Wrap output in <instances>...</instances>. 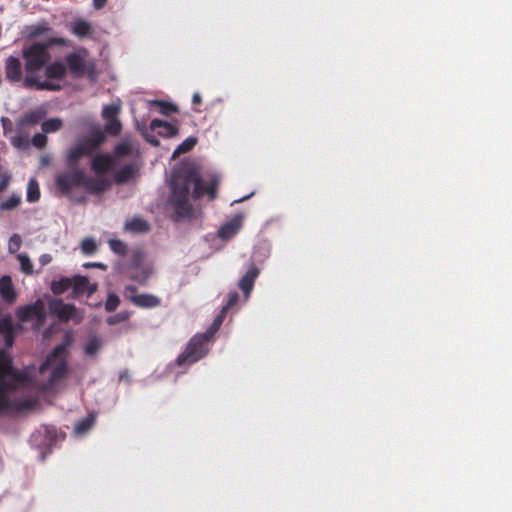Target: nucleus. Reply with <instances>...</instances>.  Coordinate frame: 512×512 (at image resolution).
<instances>
[{
    "mask_svg": "<svg viewBox=\"0 0 512 512\" xmlns=\"http://www.w3.org/2000/svg\"><path fill=\"white\" fill-rule=\"evenodd\" d=\"M120 304V298L115 293H109L105 302V309L107 312L115 311Z\"/></svg>",
    "mask_w": 512,
    "mask_h": 512,
    "instance_id": "obj_38",
    "label": "nucleus"
},
{
    "mask_svg": "<svg viewBox=\"0 0 512 512\" xmlns=\"http://www.w3.org/2000/svg\"><path fill=\"white\" fill-rule=\"evenodd\" d=\"M109 247L112 252L119 256H126L128 253V246L126 243H124L122 240L119 239H111L108 242Z\"/></svg>",
    "mask_w": 512,
    "mask_h": 512,
    "instance_id": "obj_32",
    "label": "nucleus"
},
{
    "mask_svg": "<svg viewBox=\"0 0 512 512\" xmlns=\"http://www.w3.org/2000/svg\"><path fill=\"white\" fill-rule=\"evenodd\" d=\"M105 137L100 128L93 129L89 135L78 139L66 152L65 163L67 170L59 172L55 177L57 191L72 199L75 188L82 187L84 169L80 168V160L91 157L104 143Z\"/></svg>",
    "mask_w": 512,
    "mask_h": 512,
    "instance_id": "obj_1",
    "label": "nucleus"
},
{
    "mask_svg": "<svg viewBox=\"0 0 512 512\" xmlns=\"http://www.w3.org/2000/svg\"><path fill=\"white\" fill-rule=\"evenodd\" d=\"M15 314L22 323L33 321L32 328L34 330L43 327L47 318L45 303L40 298L31 304L18 307Z\"/></svg>",
    "mask_w": 512,
    "mask_h": 512,
    "instance_id": "obj_9",
    "label": "nucleus"
},
{
    "mask_svg": "<svg viewBox=\"0 0 512 512\" xmlns=\"http://www.w3.org/2000/svg\"><path fill=\"white\" fill-rule=\"evenodd\" d=\"M27 201L34 203L40 198V189L38 182L35 179H30L27 186Z\"/></svg>",
    "mask_w": 512,
    "mask_h": 512,
    "instance_id": "obj_30",
    "label": "nucleus"
},
{
    "mask_svg": "<svg viewBox=\"0 0 512 512\" xmlns=\"http://www.w3.org/2000/svg\"><path fill=\"white\" fill-rule=\"evenodd\" d=\"M51 260H52V257L50 254H43L39 258V262L42 266L49 264L51 262Z\"/></svg>",
    "mask_w": 512,
    "mask_h": 512,
    "instance_id": "obj_50",
    "label": "nucleus"
},
{
    "mask_svg": "<svg viewBox=\"0 0 512 512\" xmlns=\"http://www.w3.org/2000/svg\"><path fill=\"white\" fill-rule=\"evenodd\" d=\"M192 187V197L195 200L204 195L203 181L195 171L184 170L173 174L171 203L174 205L176 214L181 217H188L192 214V205L189 203Z\"/></svg>",
    "mask_w": 512,
    "mask_h": 512,
    "instance_id": "obj_2",
    "label": "nucleus"
},
{
    "mask_svg": "<svg viewBox=\"0 0 512 512\" xmlns=\"http://www.w3.org/2000/svg\"><path fill=\"white\" fill-rule=\"evenodd\" d=\"M72 287V278L62 277L58 280H53L51 290L54 294L59 295L65 293Z\"/></svg>",
    "mask_w": 512,
    "mask_h": 512,
    "instance_id": "obj_26",
    "label": "nucleus"
},
{
    "mask_svg": "<svg viewBox=\"0 0 512 512\" xmlns=\"http://www.w3.org/2000/svg\"><path fill=\"white\" fill-rule=\"evenodd\" d=\"M39 119L40 115L35 112H32L25 116V121L29 124H36L38 123Z\"/></svg>",
    "mask_w": 512,
    "mask_h": 512,
    "instance_id": "obj_47",
    "label": "nucleus"
},
{
    "mask_svg": "<svg viewBox=\"0 0 512 512\" xmlns=\"http://www.w3.org/2000/svg\"><path fill=\"white\" fill-rule=\"evenodd\" d=\"M70 31L76 37L84 39L92 37L94 29L90 22L77 18L71 22Z\"/></svg>",
    "mask_w": 512,
    "mask_h": 512,
    "instance_id": "obj_17",
    "label": "nucleus"
},
{
    "mask_svg": "<svg viewBox=\"0 0 512 512\" xmlns=\"http://www.w3.org/2000/svg\"><path fill=\"white\" fill-rule=\"evenodd\" d=\"M22 240L18 234H13L9 240V250L11 253H15L19 250Z\"/></svg>",
    "mask_w": 512,
    "mask_h": 512,
    "instance_id": "obj_44",
    "label": "nucleus"
},
{
    "mask_svg": "<svg viewBox=\"0 0 512 512\" xmlns=\"http://www.w3.org/2000/svg\"><path fill=\"white\" fill-rule=\"evenodd\" d=\"M124 229L132 233H147L150 230V225L142 217H133L125 222Z\"/></svg>",
    "mask_w": 512,
    "mask_h": 512,
    "instance_id": "obj_23",
    "label": "nucleus"
},
{
    "mask_svg": "<svg viewBox=\"0 0 512 512\" xmlns=\"http://www.w3.org/2000/svg\"><path fill=\"white\" fill-rule=\"evenodd\" d=\"M47 136L46 134L43 132V133H37L35 134L33 137H32V144L34 147L42 150L45 148V146L47 145Z\"/></svg>",
    "mask_w": 512,
    "mask_h": 512,
    "instance_id": "obj_42",
    "label": "nucleus"
},
{
    "mask_svg": "<svg viewBox=\"0 0 512 512\" xmlns=\"http://www.w3.org/2000/svg\"><path fill=\"white\" fill-rule=\"evenodd\" d=\"M123 295L125 299L139 308L149 309L161 305V299L159 297L152 294H138L137 288L134 285L125 286Z\"/></svg>",
    "mask_w": 512,
    "mask_h": 512,
    "instance_id": "obj_11",
    "label": "nucleus"
},
{
    "mask_svg": "<svg viewBox=\"0 0 512 512\" xmlns=\"http://www.w3.org/2000/svg\"><path fill=\"white\" fill-rule=\"evenodd\" d=\"M239 301V294L236 291H231L228 293V299L226 304L222 307L223 313H227L228 310L234 307Z\"/></svg>",
    "mask_w": 512,
    "mask_h": 512,
    "instance_id": "obj_43",
    "label": "nucleus"
},
{
    "mask_svg": "<svg viewBox=\"0 0 512 512\" xmlns=\"http://www.w3.org/2000/svg\"><path fill=\"white\" fill-rule=\"evenodd\" d=\"M9 182H10V176L9 175L2 176V178L0 180V192L5 190L8 187Z\"/></svg>",
    "mask_w": 512,
    "mask_h": 512,
    "instance_id": "obj_48",
    "label": "nucleus"
},
{
    "mask_svg": "<svg viewBox=\"0 0 512 512\" xmlns=\"http://www.w3.org/2000/svg\"><path fill=\"white\" fill-rule=\"evenodd\" d=\"M259 272V269L254 264H252L243 275V277H241L239 280L238 286L243 291L246 298L249 297Z\"/></svg>",
    "mask_w": 512,
    "mask_h": 512,
    "instance_id": "obj_16",
    "label": "nucleus"
},
{
    "mask_svg": "<svg viewBox=\"0 0 512 512\" xmlns=\"http://www.w3.org/2000/svg\"><path fill=\"white\" fill-rule=\"evenodd\" d=\"M193 105H200L202 103V98L199 93H195L192 97Z\"/></svg>",
    "mask_w": 512,
    "mask_h": 512,
    "instance_id": "obj_52",
    "label": "nucleus"
},
{
    "mask_svg": "<svg viewBox=\"0 0 512 512\" xmlns=\"http://www.w3.org/2000/svg\"><path fill=\"white\" fill-rule=\"evenodd\" d=\"M49 311L60 321L67 322L75 316L76 308L72 304H65L61 299L55 298L49 301Z\"/></svg>",
    "mask_w": 512,
    "mask_h": 512,
    "instance_id": "obj_13",
    "label": "nucleus"
},
{
    "mask_svg": "<svg viewBox=\"0 0 512 512\" xmlns=\"http://www.w3.org/2000/svg\"><path fill=\"white\" fill-rule=\"evenodd\" d=\"M196 144H197V138L196 137H188V138H186L174 150V152L172 154V158L175 159L178 156H180L181 154H184V153H187V152L191 151Z\"/></svg>",
    "mask_w": 512,
    "mask_h": 512,
    "instance_id": "obj_27",
    "label": "nucleus"
},
{
    "mask_svg": "<svg viewBox=\"0 0 512 512\" xmlns=\"http://www.w3.org/2000/svg\"><path fill=\"white\" fill-rule=\"evenodd\" d=\"M27 384H15L0 382V415L9 412H21L33 407L30 400L14 401L8 397V393L20 387H29Z\"/></svg>",
    "mask_w": 512,
    "mask_h": 512,
    "instance_id": "obj_10",
    "label": "nucleus"
},
{
    "mask_svg": "<svg viewBox=\"0 0 512 512\" xmlns=\"http://www.w3.org/2000/svg\"><path fill=\"white\" fill-rule=\"evenodd\" d=\"M150 128L152 130L162 128L163 130L159 131V134L164 137H174L178 134L177 126L160 119H153L150 123Z\"/></svg>",
    "mask_w": 512,
    "mask_h": 512,
    "instance_id": "obj_24",
    "label": "nucleus"
},
{
    "mask_svg": "<svg viewBox=\"0 0 512 512\" xmlns=\"http://www.w3.org/2000/svg\"><path fill=\"white\" fill-rule=\"evenodd\" d=\"M220 329L219 326H215V323H212L210 325V327L204 332V333H201L200 335L201 336H205L206 337V340L208 342H210L213 337L215 336V334L217 333V331Z\"/></svg>",
    "mask_w": 512,
    "mask_h": 512,
    "instance_id": "obj_46",
    "label": "nucleus"
},
{
    "mask_svg": "<svg viewBox=\"0 0 512 512\" xmlns=\"http://www.w3.org/2000/svg\"><path fill=\"white\" fill-rule=\"evenodd\" d=\"M17 259L20 262L22 272L25 274H31L33 272V264L27 255L18 254Z\"/></svg>",
    "mask_w": 512,
    "mask_h": 512,
    "instance_id": "obj_39",
    "label": "nucleus"
},
{
    "mask_svg": "<svg viewBox=\"0 0 512 512\" xmlns=\"http://www.w3.org/2000/svg\"><path fill=\"white\" fill-rule=\"evenodd\" d=\"M113 160L108 154H99L93 157L91 161L92 170L98 175L106 174L112 167Z\"/></svg>",
    "mask_w": 512,
    "mask_h": 512,
    "instance_id": "obj_18",
    "label": "nucleus"
},
{
    "mask_svg": "<svg viewBox=\"0 0 512 512\" xmlns=\"http://www.w3.org/2000/svg\"><path fill=\"white\" fill-rule=\"evenodd\" d=\"M107 0H93V5L96 9H100L105 6Z\"/></svg>",
    "mask_w": 512,
    "mask_h": 512,
    "instance_id": "obj_53",
    "label": "nucleus"
},
{
    "mask_svg": "<svg viewBox=\"0 0 512 512\" xmlns=\"http://www.w3.org/2000/svg\"><path fill=\"white\" fill-rule=\"evenodd\" d=\"M100 347V339L96 336H93L86 342L84 350L87 355L93 356L100 350Z\"/></svg>",
    "mask_w": 512,
    "mask_h": 512,
    "instance_id": "obj_35",
    "label": "nucleus"
},
{
    "mask_svg": "<svg viewBox=\"0 0 512 512\" xmlns=\"http://www.w3.org/2000/svg\"><path fill=\"white\" fill-rule=\"evenodd\" d=\"M208 341L205 336L194 335L187 343L184 351L177 357L178 366H190L201 360L208 353Z\"/></svg>",
    "mask_w": 512,
    "mask_h": 512,
    "instance_id": "obj_7",
    "label": "nucleus"
},
{
    "mask_svg": "<svg viewBox=\"0 0 512 512\" xmlns=\"http://www.w3.org/2000/svg\"><path fill=\"white\" fill-rule=\"evenodd\" d=\"M0 382L30 385L32 370L28 368L21 372L14 370L11 356L2 349L0 350Z\"/></svg>",
    "mask_w": 512,
    "mask_h": 512,
    "instance_id": "obj_8",
    "label": "nucleus"
},
{
    "mask_svg": "<svg viewBox=\"0 0 512 512\" xmlns=\"http://www.w3.org/2000/svg\"><path fill=\"white\" fill-rule=\"evenodd\" d=\"M147 277H148V276L146 275L143 279H138V278H136V279H137L141 284H144V283H145V281H146V279H147Z\"/></svg>",
    "mask_w": 512,
    "mask_h": 512,
    "instance_id": "obj_54",
    "label": "nucleus"
},
{
    "mask_svg": "<svg viewBox=\"0 0 512 512\" xmlns=\"http://www.w3.org/2000/svg\"><path fill=\"white\" fill-rule=\"evenodd\" d=\"M218 184L219 183L216 178H212L206 186L203 184L204 194H208L211 200L216 198Z\"/></svg>",
    "mask_w": 512,
    "mask_h": 512,
    "instance_id": "obj_40",
    "label": "nucleus"
},
{
    "mask_svg": "<svg viewBox=\"0 0 512 512\" xmlns=\"http://www.w3.org/2000/svg\"><path fill=\"white\" fill-rule=\"evenodd\" d=\"M50 369V376L43 383H39L32 375V383L30 386H34L41 391H47L66 376L68 372L66 361V344H59L53 349V351L46 357L45 361L39 367V373L44 374Z\"/></svg>",
    "mask_w": 512,
    "mask_h": 512,
    "instance_id": "obj_4",
    "label": "nucleus"
},
{
    "mask_svg": "<svg viewBox=\"0 0 512 512\" xmlns=\"http://www.w3.org/2000/svg\"><path fill=\"white\" fill-rule=\"evenodd\" d=\"M25 31L27 41H35L34 39L49 34L52 31V27L49 25L47 21L43 20L26 26Z\"/></svg>",
    "mask_w": 512,
    "mask_h": 512,
    "instance_id": "obj_20",
    "label": "nucleus"
},
{
    "mask_svg": "<svg viewBox=\"0 0 512 512\" xmlns=\"http://www.w3.org/2000/svg\"><path fill=\"white\" fill-rule=\"evenodd\" d=\"M105 121H106V124H105L104 131H102V133L105 132L111 136H118L121 133L122 124L118 117L112 118V119H107ZM103 135L105 136V134H103Z\"/></svg>",
    "mask_w": 512,
    "mask_h": 512,
    "instance_id": "obj_29",
    "label": "nucleus"
},
{
    "mask_svg": "<svg viewBox=\"0 0 512 512\" xmlns=\"http://www.w3.org/2000/svg\"><path fill=\"white\" fill-rule=\"evenodd\" d=\"M225 315H226V313H223V309H221L220 314L215 317V319L213 320L212 323H215V326L221 327V325L224 321Z\"/></svg>",
    "mask_w": 512,
    "mask_h": 512,
    "instance_id": "obj_49",
    "label": "nucleus"
},
{
    "mask_svg": "<svg viewBox=\"0 0 512 512\" xmlns=\"http://www.w3.org/2000/svg\"><path fill=\"white\" fill-rule=\"evenodd\" d=\"M240 227L241 220L239 218H234L220 227L218 236L222 240H229L239 231Z\"/></svg>",
    "mask_w": 512,
    "mask_h": 512,
    "instance_id": "obj_22",
    "label": "nucleus"
},
{
    "mask_svg": "<svg viewBox=\"0 0 512 512\" xmlns=\"http://www.w3.org/2000/svg\"><path fill=\"white\" fill-rule=\"evenodd\" d=\"M89 53L86 48H80L65 56V64L67 73L69 72L74 78H82L87 76L90 79L95 78V63L89 59Z\"/></svg>",
    "mask_w": 512,
    "mask_h": 512,
    "instance_id": "obj_6",
    "label": "nucleus"
},
{
    "mask_svg": "<svg viewBox=\"0 0 512 512\" xmlns=\"http://www.w3.org/2000/svg\"><path fill=\"white\" fill-rule=\"evenodd\" d=\"M81 250L85 255H93L98 250V245L93 238H85L81 243Z\"/></svg>",
    "mask_w": 512,
    "mask_h": 512,
    "instance_id": "obj_36",
    "label": "nucleus"
},
{
    "mask_svg": "<svg viewBox=\"0 0 512 512\" xmlns=\"http://www.w3.org/2000/svg\"><path fill=\"white\" fill-rule=\"evenodd\" d=\"M121 111L120 103H111L104 106L102 110V117L104 120L117 118Z\"/></svg>",
    "mask_w": 512,
    "mask_h": 512,
    "instance_id": "obj_33",
    "label": "nucleus"
},
{
    "mask_svg": "<svg viewBox=\"0 0 512 512\" xmlns=\"http://www.w3.org/2000/svg\"><path fill=\"white\" fill-rule=\"evenodd\" d=\"M21 202L20 197L16 195L10 196L6 201L2 202L0 208L2 210H11L16 208Z\"/></svg>",
    "mask_w": 512,
    "mask_h": 512,
    "instance_id": "obj_41",
    "label": "nucleus"
},
{
    "mask_svg": "<svg viewBox=\"0 0 512 512\" xmlns=\"http://www.w3.org/2000/svg\"><path fill=\"white\" fill-rule=\"evenodd\" d=\"M62 120L60 118H50L46 121H44L41 125L43 132L46 133H53L62 128Z\"/></svg>",
    "mask_w": 512,
    "mask_h": 512,
    "instance_id": "obj_31",
    "label": "nucleus"
},
{
    "mask_svg": "<svg viewBox=\"0 0 512 512\" xmlns=\"http://www.w3.org/2000/svg\"><path fill=\"white\" fill-rule=\"evenodd\" d=\"M70 42L63 37H50L46 41L26 42L21 50L23 60H27V68L38 69L52 59L50 48L54 46L67 47Z\"/></svg>",
    "mask_w": 512,
    "mask_h": 512,
    "instance_id": "obj_5",
    "label": "nucleus"
},
{
    "mask_svg": "<svg viewBox=\"0 0 512 512\" xmlns=\"http://www.w3.org/2000/svg\"><path fill=\"white\" fill-rule=\"evenodd\" d=\"M111 186V183L108 179L98 176V177H90L87 176L84 172V182L82 183V187L90 194H100L107 191Z\"/></svg>",
    "mask_w": 512,
    "mask_h": 512,
    "instance_id": "obj_15",
    "label": "nucleus"
},
{
    "mask_svg": "<svg viewBox=\"0 0 512 512\" xmlns=\"http://www.w3.org/2000/svg\"><path fill=\"white\" fill-rule=\"evenodd\" d=\"M128 317H129V314L127 312H120L114 316L109 317L107 319V323L109 325H114V324L126 321L128 319Z\"/></svg>",
    "mask_w": 512,
    "mask_h": 512,
    "instance_id": "obj_45",
    "label": "nucleus"
},
{
    "mask_svg": "<svg viewBox=\"0 0 512 512\" xmlns=\"http://www.w3.org/2000/svg\"><path fill=\"white\" fill-rule=\"evenodd\" d=\"M16 326L10 314H0V335L3 337L5 346L10 348L14 344Z\"/></svg>",
    "mask_w": 512,
    "mask_h": 512,
    "instance_id": "obj_14",
    "label": "nucleus"
},
{
    "mask_svg": "<svg viewBox=\"0 0 512 512\" xmlns=\"http://www.w3.org/2000/svg\"><path fill=\"white\" fill-rule=\"evenodd\" d=\"M95 422V416L93 414H89L85 418L78 421L74 427L75 433L81 435L89 431Z\"/></svg>",
    "mask_w": 512,
    "mask_h": 512,
    "instance_id": "obj_28",
    "label": "nucleus"
},
{
    "mask_svg": "<svg viewBox=\"0 0 512 512\" xmlns=\"http://www.w3.org/2000/svg\"><path fill=\"white\" fill-rule=\"evenodd\" d=\"M83 266L85 268L97 267V268H100L102 270H106L107 269V266L105 264H103V263H100V262L85 263Z\"/></svg>",
    "mask_w": 512,
    "mask_h": 512,
    "instance_id": "obj_51",
    "label": "nucleus"
},
{
    "mask_svg": "<svg viewBox=\"0 0 512 512\" xmlns=\"http://www.w3.org/2000/svg\"><path fill=\"white\" fill-rule=\"evenodd\" d=\"M0 295L8 304H12L16 301L17 294L10 276L5 275L0 278Z\"/></svg>",
    "mask_w": 512,
    "mask_h": 512,
    "instance_id": "obj_21",
    "label": "nucleus"
},
{
    "mask_svg": "<svg viewBox=\"0 0 512 512\" xmlns=\"http://www.w3.org/2000/svg\"><path fill=\"white\" fill-rule=\"evenodd\" d=\"M152 103L159 108V112L163 115H170L178 112V107L170 102L155 100Z\"/></svg>",
    "mask_w": 512,
    "mask_h": 512,
    "instance_id": "obj_34",
    "label": "nucleus"
},
{
    "mask_svg": "<svg viewBox=\"0 0 512 512\" xmlns=\"http://www.w3.org/2000/svg\"><path fill=\"white\" fill-rule=\"evenodd\" d=\"M24 68L27 72L25 88L38 91H59L60 82L64 81L68 74L66 64L61 60H50L45 66L32 70L27 68V60H24Z\"/></svg>",
    "mask_w": 512,
    "mask_h": 512,
    "instance_id": "obj_3",
    "label": "nucleus"
},
{
    "mask_svg": "<svg viewBox=\"0 0 512 512\" xmlns=\"http://www.w3.org/2000/svg\"><path fill=\"white\" fill-rule=\"evenodd\" d=\"M132 152V146L128 142H122L115 146L114 155L115 157L122 158L130 155Z\"/></svg>",
    "mask_w": 512,
    "mask_h": 512,
    "instance_id": "obj_37",
    "label": "nucleus"
},
{
    "mask_svg": "<svg viewBox=\"0 0 512 512\" xmlns=\"http://www.w3.org/2000/svg\"><path fill=\"white\" fill-rule=\"evenodd\" d=\"M72 287L75 294H84L88 292V295L95 291V287L89 288V281L87 277L76 275L72 278Z\"/></svg>",
    "mask_w": 512,
    "mask_h": 512,
    "instance_id": "obj_25",
    "label": "nucleus"
},
{
    "mask_svg": "<svg viewBox=\"0 0 512 512\" xmlns=\"http://www.w3.org/2000/svg\"><path fill=\"white\" fill-rule=\"evenodd\" d=\"M4 74L7 82L10 84L21 83L25 88L27 72L25 71L24 64H22L20 58L16 56L7 57L5 59Z\"/></svg>",
    "mask_w": 512,
    "mask_h": 512,
    "instance_id": "obj_12",
    "label": "nucleus"
},
{
    "mask_svg": "<svg viewBox=\"0 0 512 512\" xmlns=\"http://www.w3.org/2000/svg\"><path fill=\"white\" fill-rule=\"evenodd\" d=\"M139 169L140 167L137 163L127 164L115 173L114 180L117 184L127 183L137 176Z\"/></svg>",
    "mask_w": 512,
    "mask_h": 512,
    "instance_id": "obj_19",
    "label": "nucleus"
}]
</instances>
